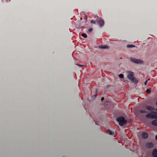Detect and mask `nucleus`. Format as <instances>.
Instances as JSON below:
<instances>
[{"mask_svg": "<svg viewBox=\"0 0 157 157\" xmlns=\"http://www.w3.org/2000/svg\"><path fill=\"white\" fill-rule=\"evenodd\" d=\"M97 23L100 27H102L104 25V22L101 18H99L97 21Z\"/></svg>", "mask_w": 157, "mask_h": 157, "instance_id": "nucleus-5", "label": "nucleus"}, {"mask_svg": "<svg viewBox=\"0 0 157 157\" xmlns=\"http://www.w3.org/2000/svg\"><path fill=\"white\" fill-rule=\"evenodd\" d=\"M119 77L120 78H123L124 77V75L122 74H121L119 75Z\"/></svg>", "mask_w": 157, "mask_h": 157, "instance_id": "nucleus-16", "label": "nucleus"}, {"mask_svg": "<svg viewBox=\"0 0 157 157\" xmlns=\"http://www.w3.org/2000/svg\"><path fill=\"white\" fill-rule=\"evenodd\" d=\"M104 100V98H103V97H102V98H101V101H103V100Z\"/></svg>", "mask_w": 157, "mask_h": 157, "instance_id": "nucleus-22", "label": "nucleus"}, {"mask_svg": "<svg viewBox=\"0 0 157 157\" xmlns=\"http://www.w3.org/2000/svg\"><path fill=\"white\" fill-rule=\"evenodd\" d=\"M152 124L154 125L157 126V119L153 121L152 122Z\"/></svg>", "mask_w": 157, "mask_h": 157, "instance_id": "nucleus-10", "label": "nucleus"}, {"mask_svg": "<svg viewBox=\"0 0 157 157\" xmlns=\"http://www.w3.org/2000/svg\"><path fill=\"white\" fill-rule=\"evenodd\" d=\"M146 108L149 111H153L155 110L154 108L151 106H147Z\"/></svg>", "mask_w": 157, "mask_h": 157, "instance_id": "nucleus-9", "label": "nucleus"}, {"mask_svg": "<svg viewBox=\"0 0 157 157\" xmlns=\"http://www.w3.org/2000/svg\"><path fill=\"white\" fill-rule=\"evenodd\" d=\"M151 89L150 88L146 90V92L147 93H149L151 92Z\"/></svg>", "mask_w": 157, "mask_h": 157, "instance_id": "nucleus-14", "label": "nucleus"}, {"mask_svg": "<svg viewBox=\"0 0 157 157\" xmlns=\"http://www.w3.org/2000/svg\"><path fill=\"white\" fill-rule=\"evenodd\" d=\"M91 23L93 24H95L96 22L94 21L93 20L91 21Z\"/></svg>", "mask_w": 157, "mask_h": 157, "instance_id": "nucleus-19", "label": "nucleus"}, {"mask_svg": "<svg viewBox=\"0 0 157 157\" xmlns=\"http://www.w3.org/2000/svg\"><path fill=\"white\" fill-rule=\"evenodd\" d=\"M100 48H101L102 49H106V48H108V45H101L100 46Z\"/></svg>", "mask_w": 157, "mask_h": 157, "instance_id": "nucleus-12", "label": "nucleus"}, {"mask_svg": "<svg viewBox=\"0 0 157 157\" xmlns=\"http://www.w3.org/2000/svg\"><path fill=\"white\" fill-rule=\"evenodd\" d=\"M155 110H156V111L157 112V108L156 109H155Z\"/></svg>", "mask_w": 157, "mask_h": 157, "instance_id": "nucleus-24", "label": "nucleus"}, {"mask_svg": "<svg viewBox=\"0 0 157 157\" xmlns=\"http://www.w3.org/2000/svg\"><path fill=\"white\" fill-rule=\"evenodd\" d=\"M84 16H86V14L84 15Z\"/></svg>", "mask_w": 157, "mask_h": 157, "instance_id": "nucleus-27", "label": "nucleus"}, {"mask_svg": "<svg viewBox=\"0 0 157 157\" xmlns=\"http://www.w3.org/2000/svg\"><path fill=\"white\" fill-rule=\"evenodd\" d=\"M152 154L153 157H157V150L156 149L153 150Z\"/></svg>", "mask_w": 157, "mask_h": 157, "instance_id": "nucleus-8", "label": "nucleus"}, {"mask_svg": "<svg viewBox=\"0 0 157 157\" xmlns=\"http://www.w3.org/2000/svg\"><path fill=\"white\" fill-rule=\"evenodd\" d=\"M131 60L133 63H142L143 62V61L141 59H137L136 58L131 57L130 58Z\"/></svg>", "mask_w": 157, "mask_h": 157, "instance_id": "nucleus-4", "label": "nucleus"}, {"mask_svg": "<svg viewBox=\"0 0 157 157\" xmlns=\"http://www.w3.org/2000/svg\"><path fill=\"white\" fill-rule=\"evenodd\" d=\"M156 105H157V101L156 102Z\"/></svg>", "mask_w": 157, "mask_h": 157, "instance_id": "nucleus-26", "label": "nucleus"}, {"mask_svg": "<svg viewBox=\"0 0 157 157\" xmlns=\"http://www.w3.org/2000/svg\"><path fill=\"white\" fill-rule=\"evenodd\" d=\"M146 117L148 119H157V114L155 112H152L151 113L146 114Z\"/></svg>", "mask_w": 157, "mask_h": 157, "instance_id": "nucleus-1", "label": "nucleus"}, {"mask_svg": "<svg viewBox=\"0 0 157 157\" xmlns=\"http://www.w3.org/2000/svg\"><path fill=\"white\" fill-rule=\"evenodd\" d=\"M128 79L132 82L136 84L138 82V80L136 79L134 77L133 74L132 72H130L127 75Z\"/></svg>", "mask_w": 157, "mask_h": 157, "instance_id": "nucleus-2", "label": "nucleus"}, {"mask_svg": "<svg viewBox=\"0 0 157 157\" xmlns=\"http://www.w3.org/2000/svg\"><path fill=\"white\" fill-rule=\"evenodd\" d=\"M107 134H108L109 135H113L114 134V132L111 131H110L109 130H108L107 131Z\"/></svg>", "mask_w": 157, "mask_h": 157, "instance_id": "nucleus-11", "label": "nucleus"}, {"mask_svg": "<svg viewBox=\"0 0 157 157\" xmlns=\"http://www.w3.org/2000/svg\"><path fill=\"white\" fill-rule=\"evenodd\" d=\"M117 122H119V124L121 126L124 125L127 123V121L122 116L119 117L117 119Z\"/></svg>", "mask_w": 157, "mask_h": 157, "instance_id": "nucleus-3", "label": "nucleus"}, {"mask_svg": "<svg viewBox=\"0 0 157 157\" xmlns=\"http://www.w3.org/2000/svg\"><path fill=\"white\" fill-rule=\"evenodd\" d=\"M135 47V45H127V47L128 48H132V47Z\"/></svg>", "mask_w": 157, "mask_h": 157, "instance_id": "nucleus-17", "label": "nucleus"}, {"mask_svg": "<svg viewBox=\"0 0 157 157\" xmlns=\"http://www.w3.org/2000/svg\"><path fill=\"white\" fill-rule=\"evenodd\" d=\"M77 65H78V66H79L80 67H82L83 66V65H80V64H77Z\"/></svg>", "mask_w": 157, "mask_h": 157, "instance_id": "nucleus-20", "label": "nucleus"}, {"mask_svg": "<svg viewBox=\"0 0 157 157\" xmlns=\"http://www.w3.org/2000/svg\"><path fill=\"white\" fill-rule=\"evenodd\" d=\"M142 137L144 139H146L148 137V134L145 132H142Z\"/></svg>", "mask_w": 157, "mask_h": 157, "instance_id": "nucleus-7", "label": "nucleus"}, {"mask_svg": "<svg viewBox=\"0 0 157 157\" xmlns=\"http://www.w3.org/2000/svg\"><path fill=\"white\" fill-rule=\"evenodd\" d=\"M140 112L141 113H148V112H147V111H145L144 110H140Z\"/></svg>", "mask_w": 157, "mask_h": 157, "instance_id": "nucleus-13", "label": "nucleus"}, {"mask_svg": "<svg viewBox=\"0 0 157 157\" xmlns=\"http://www.w3.org/2000/svg\"><path fill=\"white\" fill-rule=\"evenodd\" d=\"M82 36L85 38H86L87 37L86 34L85 33L82 34Z\"/></svg>", "mask_w": 157, "mask_h": 157, "instance_id": "nucleus-15", "label": "nucleus"}, {"mask_svg": "<svg viewBox=\"0 0 157 157\" xmlns=\"http://www.w3.org/2000/svg\"><path fill=\"white\" fill-rule=\"evenodd\" d=\"M147 80L145 82H144V84L145 85H146V84H147Z\"/></svg>", "mask_w": 157, "mask_h": 157, "instance_id": "nucleus-21", "label": "nucleus"}, {"mask_svg": "<svg viewBox=\"0 0 157 157\" xmlns=\"http://www.w3.org/2000/svg\"><path fill=\"white\" fill-rule=\"evenodd\" d=\"M155 139H156V140H157V135H156V136H155Z\"/></svg>", "mask_w": 157, "mask_h": 157, "instance_id": "nucleus-23", "label": "nucleus"}, {"mask_svg": "<svg viewBox=\"0 0 157 157\" xmlns=\"http://www.w3.org/2000/svg\"><path fill=\"white\" fill-rule=\"evenodd\" d=\"M93 30L92 28H90L88 30L89 32H91L92 30Z\"/></svg>", "mask_w": 157, "mask_h": 157, "instance_id": "nucleus-18", "label": "nucleus"}, {"mask_svg": "<svg viewBox=\"0 0 157 157\" xmlns=\"http://www.w3.org/2000/svg\"><path fill=\"white\" fill-rule=\"evenodd\" d=\"M154 146L152 142H147L145 146L147 148H151Z\"/></svg>", "mask_w": 157, "mask_h": 157, "instance_id": "nucleus-6", "label": "nucleus"}, {"mask_svg": "<svg viewBox=\"0 0 157 157\" xmlns=\"http://www.w3.org/2000/svg\"><path fill=\"white\" fill-rule=\"evenodd\" d=\"M86 21H87V18H86Z\"/></svg>", "mask_w": 157, "mask_h": 157, "instance_id": "nucleus-25", "label": "nucleus"}]
</instances>
